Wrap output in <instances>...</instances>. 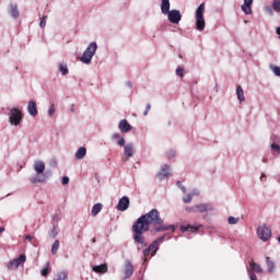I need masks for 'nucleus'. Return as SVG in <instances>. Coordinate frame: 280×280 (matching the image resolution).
I'll return each instance as SVG.
<instances>
[{
	"label": "nucleus",
	"mask_w": 280,
	"mask_h": 280,
	"mask_svg": "<svg viewBox=\"0 0 280 280\" xmlns=\"http://www.w3.org/2000/svg\"><path fill=\"white\" fill-rule=\"evenodd\" d=\"M140 280H143V279H140Z\"/></svg>",
	"instance_id": "61"
},
{
	"label": "nucleus",
	"mask_w": 280,
	"mask_h": 280,
	"mask_svg": "<svg viewBox=\"0 0 280 280\" xmlns=\"http://www.w3.org/2000/svg\"><path fill=\"white\" fill-rule=\"evenodd\" d=\"M52 220H54V222H60V220H61L60 214H58V213L54 214Z\"/></svg>",
	"instance_id": "48"
},
{
	"label": "nucleus",
	"mask_w": 280,
	"mask_h": 280,
	"mask_svg": "<svg viewBox=\"0 0 280 280\" xmlns=\"http://www.w3.org/2000/svg\"><path fill=\"white\" fill-rule=\"evenodd\" d=\"M253 0H244V4L241 7L244 14H253Z\"/></svg>",
	"instance_id": "21"
},
{
	"label": "nucleus",
	"mask_w": 280,
	"mask_h": 280,
	"mask_svg": "<svg viewBox=\"0 0 280 280\" xmlns=\"http://www.w3.org/2000/svg\"><path fill=\"white\" fill-rule=\"evenodd\" d=\"M0 233H3V228L0 229Z\"/></svg>",
	"instance_id": "58"
},
{
	"label": "nucleus",
	"mask_w": 280,
	"mask_h": 280,
	"mask_svg": "<svg viewBox=\"0 0 280 280\" xmlns=\"http://www.w3.org/2000/svg\"><path fill=\"white\" fill-rule=\"evenodd\" d=\"M166 235H167V234H164V235H162V236H160V237H158V238L155 240V242H158V246H159V242H163V240H165Z\"/></svg>",
	"instance_id": "50"
},
{
	"label": "nucleus",
	"mask_w": 280,
	"mask_h": 280,
	"mask_svg": "<svg viewBox=\"0 0 280 280\" xmlns=\"http://www.w3.org/2000/svg\"><path fill=\"white\" fill-rule=\"evenodd\" d=\"M46 25H47V16H43L39 22V27H42V30H45Z\"/></svg>",
	"instance_id": "40"
},
{
	"label": "nucleus",
	"mask_w": 280,
	"mask_h": 280,
	"mask_svg": "<svg viewBox=\"0 0 280 280\" xmlns=\"http://www.w3.org/2000/svg\"><path fill=\"white\" fill-rule=\"evenodd\" d=\"M25 261H27V257L24 254H21L18 258L12 259L7 268L8 270H16V268H19L21 264H25Z\"/></svg>",
	"instance_id": "8"
},
{
	"label": "nucleus",
	"mask_w": 280,
	"mask_h": 280,
	"mask_svg": "<svg viewBox=\"0 0 280 280\" xmlns=\"http://www.w3.org/2000/svg\"><path fill=\"white\" fill-rule=\"evenodd\" d=\"M236 97H237L238 102H244V100H246L244 97V89L242 88V85L236 86Z\"/></svg>",
	"instance_id": "27"
},
{
	"label": "nucleus",
	"mask_w": 280,
	"mask_h": 280,
	"mask_svg": "<svg viewBox=\"0 0 280 280\" xmlns=\"http://www.w3.org/2000/svg\"><path fill=\"white\" fill-rule=\"evenodd\" d=\"M9 14L12 16V19H19V16H21V13L19 12V5L16 3L9 4Z\"/></svg>",
	"instance_id": "19"
},
{
	"label": "nucleus",
	"mask_w": 280,
	"mask_h": 280,
	"mask_svg": "<svg viewBox=\"0 0 280 280\" xmlns=\"http://www.w3.org/2000/svg\"><path fill=\"white\" fill-rule=\"evenodd\" d=\"M129 207H130V198H128V196H124L122 198L119 199L116 209L118 211H128Z\"/></svg>",
	"instance_id": "11"
},
{
	"label": "nucleus",
	"mask_w": 280,
	"mask_h": 280,
	"mask_svg": "<svg viewBox=\"0 0 280 280\" xmlns=\"http://www.w3.org/2000/svg\"><path fill=\"white\" fill-rule=\"evenodd\" d=\"M257 235L261 242H268V240L272 237V231L270 228H268V225L262 224L257 228Z\"/></svg>",
	"instance_id": "6"
},
{
	"label": "nucleus",
	"mask_w": 280,
	"mask_h": 280,
	"mask_svg": "<svg viewBox=\"0 0 280 280\" xmlns=\"http://www.w3.org/2000/svg\"><path fill=\"white\" fill-rule=\"evenodd\" d=\"M247 275L250 280H257V275L255 272L250 271V269L247 268Z\"/></svg>",
	"instance_id": "41"
},
{
	"label": "nucleus",
	"mask_w": 280,
	"mask_h": 280,
	"mask_svg": "<svg viewBox=\"0 0 280 280\" xmlns=\"http://www.w3.org/2000/svg\"><path fill=\"white\" fill-rule=\"evenodd\" d=\"M200 229H202V224H187V225H180L179 226V231L182 233H186V231H189V233H196L197 231H200Z\"/></svg>",
	"instance_id": "12"
},
{
	"label": "nucleus",
	"mask_w": 280,
	"mask_h": 280,
	"mask_svg": "<svg viewBox=\"0 0 280 280\" xmlns=\"http://www.w3.org/2000/svg\"><path fill=\"white\" fill-rule=\"evenodd\" d=\"M126 86H128L129 89H132V82L127 81V82H126Z\"/></svg>",
	"instance_id": "53"
},
{
	"label": "nucleus",
	"mask_w": 280,
	"mask_h": 280,
	"mask_svg": "<svg viewBox=\"0 0 280 280\" xmlns=\"http://www.w3.org/2000/svg\"><path fill=\"white\" fill-rule=\"evenodd\" d=\"M150 224H154V226L163 224L161 213L156 209H152L148 213L142 214L132 225L133 242L135 244H139L138 250L148 246L143 233H148V231H150Z\"/></svg>",
	"instance_id": "1"
},
{
	"label": "nucleus",
	"mask_w": 280,
	"mask_h": 280,
	"mask_svg": "<svg viewBox=\"0 0 280 280\" xmlns=\"http://www.w3.org/2000/svg\"><path fill=\"white\" fill-rule=\"evenodd\" d=\"M71 113H73V106L70 108Z\"/></svg>",
	"instance_id": "59"
},
{
	"label": "nucleus",
	"mask_w": 280,
	"mask_h": 280,
	"mask_svg": "<svg viewBox=\"0 0 280 280\" xmlns=\"http://www.w3.org/2000/svg\"><path fill=\"white\" fill-rule=\"evenodd\" d=\"M97 52V43L92 42L89 44L86 49L83 51L82 57L80 58L83 65H91L93 62V56Z\"/></svg>",
	"instance_id": "3"
},
{
	"label": "nucleus",
	"mask_w": 280,
	"mask_h": 280,
	"mask_svg": "<svg viewBox=\"0 0 280 280\" xmlns=\"http://www.w3.org/2000/svg\"><path fill=\"white\" fill-rule=\"evenodd\" d=\"M170 7H171V4H170V0H162V2H161V12H162V14H168L170 13Z\"/></svg>",
	"instance_id": "25"
},
{
	"label": "nucleus",
	"mask_w": 280,
	"mask_h": 280,
	"mask_svg": "<svg viewBox=\"0 0 280 280\" xmlns=\"http://www.w3.org/2000/svg\"><path fill=\"white\" fill-rule=\"evenodd\" d=\"M190 196H192V198H194V196H200V190L194 189V190L190 192Z\"/></svg>",
	"instance_id": "49"
},
{
	"label": "nucleus",
	"mask_w": 280,
	"mask_h": 280,
	"mask_svg": "<svg viewBox=\"0 0 280 280\" xmlns=\"http://www.w3.org/2000/svg\"><path fill=\"white\" fill-rule=\"evenodd\" d=\"M183 73H184L183 68L178 67V68L176 69V75H178L179 78H183Z\"/></svg>",
	"instance_id": "46"
},
{
	"label": "nucleus",
	"mask_w": 280,
	"mask_h": 280,
	"mask_svg": "<svg viewBox=\"0 0 280 280\" xmlns=\"http://www.w3.org/2000/svg\"><path fill=\"white\" fill-rule=\"evenodd\" d=\"M249 266L252 268V272H256L257 275H264V268H261V266L255 261H250Z\"/></svg>",
	"instance_id": "22"
},
{
	"label": "nucleus",
	"mask_w": 280,
	"mask_h": 280,
	"mask_svg": "<svg viewBox=\"0 0 280 280\" xmlns=\"http://www.w3.org/2000/svg\"><path fill=\"white\" fill-rule=\"evenodd\" d=\"M264 178H266V174L261 173L260 180H264Z\"/></svg>",
	"instance_id": "55"
},
{
	"label": "nucleus",
	"mask_w": 280,
	"mask_h": 280,
	"mask_svg": "<svg viewBox=\"0 0 280 280\" xmlns=\"http://www.w3.org/2000/svg\"><path fill=\"white\" fill-rule=\"evenodd\" d=\"M171 174H172V166H170L168 164H164L161 166V170L158 173V178L159 180H165V178H167V176H170Z\"/></svg>",
	"instance_id": "9"
},
{
	"label": "nucleus",
	"mask_w": 280,
	"mask_h": 280,
	"mask_svg": "<svg viewBox=\"0 0 280 280\" xmlns=\"http://www.w3.org/2000/svg\"><path fill=\"white\" fill-rule=\"evenodd\" d=\"M176 185H177L178 189H180V191H183V194H187V188L185 187V185H183V182L177 180Z\"/></svg>",
	"instance_id": "35"
},
{
	"label": "nucleus",
	"mask_w": 280,
	"mask_h": 280,
	"mask_svg": "<svg viewBox=\"0 0 280 280\" xmlns=\"http://www.w3.org/2000/svg\"><path fill=\"white\" fill-rule=\"evenodd\" d=\"M61 183H62V185H69V176H63L61 178Z\"/></svg>",
	"instance_id": "47"
},
{
	"label": "nucleus",
	"mask_w": 280,
	"mask_h": 280,
	"mask_svg": "<svg viewBox=\"0 0 280 280\" xmlns=\"http://www.w3.org/2000/svg\"><path fill=\"white\" fill-rule=\"evenodd\" d=\"M272 10L275 12H280V0H273L272 1Z\"/></svg>",
	"instance_id": "33"
},
{
	"label": "nucleus",
	"mask_w": 280,
	"mask_h": 280,
	"mask_svg": "<svg viewBox=\"0 0 280 280\" xmlns=\"http://www.w3.org/2000/svg\"><path fill=\"white\" fill-rule=\"evenodd\" d=\"M58 233H60V228L58 226V223L52 224V228L48 232L49 237H58Z\"/></svg>",
	"instance_id": "26"
},
{
	"label": "nucleus",
	"mask_w": 280,
	"mask_h": 280,
	"mask_svg": "<svg viewBox=\"0 0 280 280\" xmlns=\"http://www.w3.org/2000/svg\"><path fill=\"white\" fill-rule=\"evenodd\" d=\"M262 163H268V158H262Z\"/></svg>",
	"instance_id": "56"
},
{
	"label": "nucleus",
	"mask_w": 280,
	"mask_h": 280,
	"mask_svg": "<svg viewBox=\"0 0 280 280\" xmlns=\"http://www.w3.org/2000/svg\"><path fill=\"white\" fill-rule=\"evenodd\" d=\"M122 148H124V154L126 156V161H129L135 156V144H132V142H129L122 145Z\"/></svg>",
	"instance_id": "10"
},
{
	"label": "nucleus",
	"mask_w": 280,
	"mask_h": 280,
	"mask_svg": "<svg viewBox=\"0 0 280 280\" xmlns=\"http://www.w3.org/2000/svg\"><path fill=\"white\" fill-rule=\"evenodd\" d=\"M148 248L151 249V257H154L156 255V250H159V241H153Z\"/></svg>",
	"instance_id": "28"
},
{
	"label": "nucleus",
	"mask_w": 280,
	"mask_h": 280,
	"mask_svg": "<svg viewBox=\"0 0 280 280\" xmlns=\"http://www.w3.org/2000/svg\"><path fill=\"white\" fill-rule=\"evenodd\" d=\"M265 12H266V14H269V16H272V14H273L272 8H270V7H265Z\"/></svg>",
	"instance_id": "44"
},
{
	"label": "nucleus",
	"mask_w": 280,
	"mask_h": 280,
	"mask_svg": "<svg viewBox=\"0 0 280 280\" xmlns=\"http://www.w3.org/2000/svg\"><path fill=\"white\" fill-rule=\"evenodd\" d=\"M54 113H56V107L51 105L48 109V117H54Z\"/></svg>",
	"instance_id": "43"
},
{
	"label": "nucleus",
	"mask_w": 280,
	"mask_h": 280,
	"mask_svg": "<svg viewBox=\"0 0 280 280\" xmlns=\"http://www.w3.org/2000/svg\"><path fill=\"white\" fill-rule=\"evenodd\" d=\"M23 121V112L19 107H12L9 113V122L11 126H20Z\"/></svg>",
	"instance_id": "5"
},
{
	"label": "nucleus",
	"mask_w": 280,
	"mask_h": 280,
	"mask_svg": "<svg viewBox=\"0 0 280 280\" xmlns=\"http://www.w3.org/2000/svg\"><path fill=\"white\" fill-rule=\"evenodd\" d=\"M103 205L102 203H96L92 207L91 215L95 218L102 211Z\"/></svg>",
	"instance_id": "29"
},
{
	"label": "nucleus",
	"mask_w": 280,
	"mask_h": 280,
	"mask_svg": "<svg viewBox=\"0 0 280 280\" xmlns=\"http://www.w3.org/2000/svg\"><path fill=\"white\" fill-rule=\"evenodd\" d=\"M27 113L31 117H36L38 115V108L36 107V102L30 101L27 105Z\"/></svg>",
	"instance_id": "20"
},
{
	"label": "nucleus",
	"mask_w": 280,
	"mask_h": 280,
	"mask_svg": "<svg viewBox=\"0 0 280 280\" xmlns=\"http://www.w3.org/2000/svg\"><path fill=\"white\" fill-rule=\"evenodd\" d=\"M270 69L272 73H275L277 77H280V67L279 66H270Z\"/></svg>",
	"instance_id": "36"
},
{
	"label": "nucleus",
	"mask_w": 280,
	"mask_h": 280,
	"mask_svg": "<svg viewBox=\"0 0 280 280\" xmlns=\"http://www.w3.org/2000/svg\"><path fill=\"white\" fill-rule=\"evenodd\" d=\"M135 273V267L132 266V262L130 260L125 261V270H124V279H130L132 275Z\"/></svg>",
	"instance_id": "13"
},
{
	"label": "nucleus",
	"mask_w": 280,
	"mask_h": 280,
	"mask_svg": "<svg viewBox=\"0 0 280 280\" xmlns=\"http://www.w3.org/2000/svg\"><path fill=\"white\" fill-rule=\"evenodd\" d=\"M196 213H205L207 211H213V205L211 203H199L195 206Z\"/></svg>",
	"instance_id": "15"
},
{
	"label": "nucleus",
	"mask_w": 280,
	"mask_h": 280,
	"mask_svg": "<svg viewBox=\"0 0 280 280\" xmlns=\"http://www.w3.org/2000/svg\"><path fill=\"white\" fill-rule=\"evenodd\" d=\"M150 253H152V250L149 247H147V249L143 250L144 257H148V255H150Z\"/></svg>",
	"instance_id": "51"
},
{
	"label": "nucleus",
	"mask_w": 280,
	"mask_h": 280,
	"mask_svg": "<svg viewBox=\"0 0 280 280\" xmlns=\"http://www.w3.org/2000/svg\"><path fill=\"white\" fill-rule=\"evenodd\" d=\"M118 129L122 135H126L132 130V125H130L127 119H121L118 124Z\"/></svg>",
	"instance_id": "14"
},
{
	"label": "nucleus",
	"mask_w": 280,
	"mask_h": 280,
	"mask_svg": "<svg viewBox=\"0 0 280 280\" xmlns=\"http://www.w3.org/2000/svg\"><path fill=\"white\" fill-rule=\"evenodd\" d=\"M276 34L278 35V38L280 40V26L276 27Z\"/></svg>",
	"instance_id": "52"
},
{
	"label": "nucleus",
	"mask_w": 280,
	"mask_h": 280,
	"mask_svg": "<svg viewBox=\"0 0 280 280\" xmlns=\"http://www.w3.org/2000/svg\"><path fill=\"white\" fill-rule=\"evenodd\" d=\"M33 170H35L36 174L30 177V183L36 185V183L45 182V175H42L45 172V162L35 161Z\"/></svg>",
	"instance_id": "2"
},
{
	"label": "nucleus",
	"mask_w": 280,
	"mask_h": 280,
	"mask_svg": "<svg viewBox=\"0 0 280 280\" xmlns=\"http://www.w3.org/2000/svg\"><path fill=\"white\" fill-rule=\"evenodd\" d=\"M196 30L198 32H205V27L207 26V23L205 22V2L199 4V7L196 9Z\"/></svg>",
	"instance_id": "4"
},
{
	"label": "nucleus",
	"mask_w": 280,
	"mask_h": 280,
	"mask_svg": "<svg viewBox=\"0 0 280 280\" xmlns=\"http://www.w3.org/2000/svg\"><path fill=\"white\" fill-rule=\"evenodd\" d=\"M42 277H47L49 275V261L46 262V267L40 270Z\"/></svg>",
	"instance_id": "34"
},
{
	"label": "nucleus",
	"mask_w": 280,
	"mask_h": 280,
	"mask_svg": "<svg viewBox=\"0 0 280 280\" xmlns=\"http://www.w3.org/2000/svg\"><path fill=\"white\" fill-rule=\"evenodd\" d=\"M228 222L229 224H237L240 222V218L229 217Z\"/></svg>",
	"instance_id": "39"
},
{
	"label": "nucleus",
	"mask_w": 280,
	"mask_h": 280,
	"mask_svg": "<svg viewBox=\"0 0 280 280\" xmlns=\"http://www.w3.org/2000/svg\"><path fill=\"white\" fill-rule=\"evenodd\" d=\"M152 109V105L149 103L145 105V110L143 112L144 117H148V113Z\"/></svg>",
	"instance_id": "42"
},
{
	"label": "nucleus",
	"mask_w": 280,
	"mask_h": 280,
	"mask_svg": "<svg viewBox=\"0 0 280 280\" xmlns=\"http://www.w3.org/2000/svg\"><path fill=\"white\" fill-rule=\"evenodd\" d=\"M165 16H167V20L173 25H178L183 20V14H180V11L176 9L168 11V13H166Z\"/></svg>",
	"instance_id": "7"
},
{
	"label": "nucleus",
	"mask_w": 280,
	"mask_h": 280,
	"mask_svg": "<svg viewBox=\"0 0 280 280\" xmlns=\"http://www.w3.org/2000/svg\"><path fill=\"white\" fill-rule=\"evenodd\" d=\"M110 140L116 141L117 145H119L120 148H124V145H126V139L121 137L119 132L112 133Z\"/></svg>",
	"instance_id": "17"
},
{
	"label": "nucleus",
	"mask_w": 280,
	"mask_h": 280,
	"mask_svg": "<svg viewBox=\"0 0 280 280\" xmlns=\"http://www.w3.org/2000/svg\"><path fill=\"white\" fill-rule=\"evenodd\" d=\"M86 156V147H80L75 152L77 161H82Z\"/></svg>",
	"instance_id": "23"
},
{
	"label": "nucleus",
	"mask_w": 280,
	"mask_h": 280,
	"mask_svg": "<svg viewBox=\"0 0 280 280\" xmlns=\"http://www.w3.org/2000/svg\"><path fill=\"white\" fill-rule=\"evenodd\" d=\"M165 231H172V233H174V231H176V225L174 224H161V225H158L155 229H154V232L155 233H163Z\"/></svg>",
	"instance_id": "16"
},
{
	"label": "nucleus",
	"mask_w": 280,
	"mask_h": 280,
	"mask_svg": "<svg viewBox=\"0 0 280 280\" xmlns=\"http://www.w3.org/2000/svg\"><path fill=\"white\" fill-rule=\"evenodd\" d=\"M93 272H96V275H106L108 272V265L102 264V265H95L92 267Z\"/></svg>",
	"instance_id": "18"
},
{
	"label": "nucleus",
	"mask_w": 280,
	"mask_h": 280,
	"mask_svg": "<svg viewBox=\"0 0 280 280\" xmlns=\"http://www.w3.org/2000/svg\"><path fill=\"white\" fill-rule=\"evenodd\" d=\"M25 240H28V242H32L33 237H32V235L27 234V235L25 236Z\"/></svg>",
	"instance_id": "54"
},
{
	"label": "nucleus",
	"mask_w": 280,
	"mask_h": 280,
	"mask_svg": "<svg viewBox=\"0 0 280 280\" xmlns=\"http://www.w3.org/2000/svg\"><path fill=\"white\" fill-rule=\"evenodd\" d=\"M186 211H187V213H196V206L187 207Z\"/></svg>",
	"instance_id": "45"
},
{
	"label": "nucleus",
	"mask_w": 280,
	"mask_h": 280,
	"mask_svg": "<svg viewBox=\"0 0 280 280\" xmlns=\"http://www.w3.org/2000/svg\"><path fill=\"white\" fill-rule=\"evenodd\" d=\"M165 156L166 159H174V156H176V150L174 149H170L165 152Z\"/></svg>",
	"instance_id": "32"
},
{
	"label": "nucleus",
	"mask_w": 280,
	"mask_h": 280,
	"mask_svg": "<svg viewBox=\"0 0 280 280\" xmlns=\"http://www.w3.org/2000/svg\"><path fill=\"white\" fill-rule=\"evenodd\" d=\"M191 200H194V195L188 194L186 197H183V202H185V205H189Z\"/></svg>",
	"instance_id": "37"
},
{
	"label": "nucleus",
	"mask_w": 280,
	"mask_h": 280,
	"mask_svg": "<svg viewBox=\"0 0 280 280\" xmlns=\"http://www.w3.org/2000/svg\"><path fill=\"white\" fill-rule=\"evenodd\" d=\"M59 71L62 75H69V68L67 63H59Z\"/></svg>",
	"instance_id": "30"
},
{
	"label": "nucleus",
	"mask_w": 280,
	"mask_h": 280,
	"mask_svg": "<svg viewBox=\"0 0 280 280\" xmlns=\"http://www.w3.org/2000/svg\"><path fill=\"white\" fill-rule=\"evenodd\" d=\"M270 148L271 150H273V152H277L278 154H280V145L275 143V141L271 142Z\"/></svg>",
	"instance_id": "38"
},
{
	"label": "nucleus",
	"mask_w": 280,
	"mask_h": 280,
	"mask_svg": "<svg viewBox=\"0 0 280 280\" xmlns=\"http://www.w3.org/2000/svg\"><path fill=\"white\" fill-rule=\"evenodd\" d=\"M92 244H95V238H92Z\"/></svg>",
	"instance_id": "57"
},
{
	"label": "nucleus",
	"mask_w": 280,
	"mask_h": 280,
	"mask_svg": "<svg viewBox=\"0 0 280 280\" xmlns=\"http://www.w3.org/2000/svg\"><path fill=\"white\" fill-rule=\"evenodd\" d=\"M58 248H60V241L56 240L51 246L52 255H57Z\"/></svg>",
	"instance_id": "31"
},
{
	"label": "nucleus",
	"mask_w": 280,
	"mask_h": 280,
	"mask_svg": "<svg viewBox=\"0 0 280 280\" xmlns=\"http://www.w3.org/2000/svg\"><path fill=\"white\" fill-rule=\"evenodd\" d=\"M266 264H267L269 275H272L275 272V270L277 269L275 261H272V258L266 257Z\"/></svg>",
	"instance_id": "24"
},
{
	"label": "nucleus",
	"mask_w": 280,
	"mask_h": 280,
	"mask_svg": "<svg viewBox=\"0 0 280 280\" xmlns=\"http://www.w3.org/2000/svg\"><path fill=\"white\" fill-rule=\"evenodd\" d=\"M144 261H148V258H144Z\"/></svg>",
	"instance_id": "60"
}]
</instances>
